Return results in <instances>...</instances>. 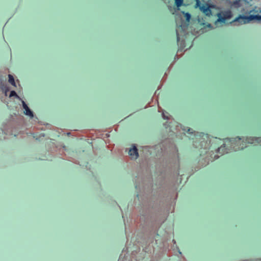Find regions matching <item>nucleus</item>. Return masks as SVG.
Wrapping results in <instances>:
<instances>
[{
    "label": "nucleus",
    "instance_id": "obj_1",
    "mask_svg": "<svg viewBox=\"0 0 261 261\" xmlns=\"http://www.w3.org/2000/svg\"><path fill=\"white\" fill-rule=\"evenodd\" d=\"M253 20H261V15H250L245 16L239 15L236 17L233 21L239 22L240 24H246L250 22Z\"/></svg>",
    "mask_w": 261,
    "mask_h": 261
},
{
    "label": "nucleus",
    "instance_id": "obj_2",
    "mask_svg": "<svg viewBox=\"0 0 261 261\" xmlns=\"http://www.w3.org/2000/svg\"><path fill=\"white\" fill-rule=\"evenodd\" d=\"M128 153L133 159H136L139 156L137 148L135 146H133V148L129 149Z\"/></svg>",
    "mask_w": 261,
    "mask_h": 261
},
{
    "label": "nucleus",
    "instance_id": "obj_3",
    "mask_svg": "<svg viewBox=\"0 0 261 261\" xmlns=\"http://www.w3.org/2000/svg\"><path fill=\"white\" fill-rule=\"evenodd\" d=\"M22 106H23V108L24 110V114L26 115H28V116L32 117L33 116V112L31 111V110L28 107L27 105L23 101H22Z\"/></svg>",
    "mask_w": 261,
    "mask_h": 261
},
{
    "label": "nucleus",
    "instance_id": "obj_4",
    "mask_svg": "<svg viewBox=\"0 0 261 261\" xmlns=\"http://www.w3.org/2000/svg\"><path fill=\"white\" fill-rule=\"evenodd\" d=\"M200 10L206 16H210L212 15V11L209 7L206 6H202L200 8Z\"/></svg>",
    "mask_w": 261,
    "mask_h": 261
},
{
    "label": "nucleus",
    "instance_id": "obj_5",
    "mask_svg": "<svg viewBox=\"0 0 261 261\" xmlns=\"http://www.w3.org/2000/svg\"><path fill=\"white\" fill-rule=\"evenodd\" d=\"M246 141H247L248 143L253 144L254 143H257L261 145V137L247 138Z\"/></svg>",
    "mask_w": 261,
    "mask_h": 261
},
{
    "label": "nucleus",
    "instance_id": "obj_6",
    "mask_svg": "<svg viewBox=\"0 0 261 261\" xmlns=\"http://www.w3.org/2000/svg\"><path fill=\"white\" fill-rule=\"evenodd\" d=\"M221 13L226 19L230 18L232 16L231 12L230 10L226 11Z\"/></svg>",
    "mask_w": 261,
    "mask_h": 261
},
{
    "label": "nucleus",
    "instance_id": "obj_7",
    "mask_svg": "<svg viewBox=\"0 0 261 261\" xmlns=\"http://www.w3.org/2000/svg\"><path fill=\"white\" fill-rule=\"evenodd\" d=\"M218 19L217 20V22L224 23L226 20V19L223 16L221 13H219L218 14Z\"/></svg>",
    "mask_w": 261,
    "mask_h": 261
},
{
    "label": "nucleus",
    "instance_id": "obj_8",
    "mask_svg": "<svg viewBox=\"0 0 261 261\" xmlns=\"http://www.w3.org/2000/svg\"><path fill=\"white\" fill-rule=\"evenodd\" d=\"M8 81L13 86H16V84H15V80H14V79L13 77V76L11 75V74H9L8 75Z\"/></svg>",
    "mask_w": 261,
    "mask_h": 261
},
{
    "label": "nucleus",
    "instance_id": "obj_9",
    "mask_svg": "<svg viewBox=\"0 0 261 261\" xmlns=\"http://www.w3.org/2000/svg\"><path fill=\"white\" fill-rule=\"evenodd\" d=\"M180 29L182 31H184V27L181 25H179V27H178V28L176 30V38H177V42H179V39H180V37H179L180 35H179V34L178 33V29Z\"/></svg>",
    "mask_w": 261,
    "mask_h": 261
},
{
    "label": "nucleus",
    "instance_id": "obj_10",
    "mask_svg": "<svg viewBox=\"0 0 261 261\" xmlns=\"http://www.w3.org/2000/svg\"><path fill=\"white\" fill-rule=\"evenodd\" d=\"M240 1L241 0H236L234 1H233L231 3V6L236 8L239 7Z\"/></svg>",
    "mask_w": 261,
    "mask_h": 261
},
{
    "label": "nucleus",
    "instance_id": "obj_11",
    "mask_svg": "<svg viewBox=\"0 0 261 261\" xmlns=\"http://www.w3.org/2000/svg\"><path fill=\"white\" fill-rule=\"evenodd\" d=\"M175 4L177 7L179 8L183 4V0H175Z\"/></svg>",
    "mask_w": 261,
    "mask_h": 261
},
{
    "label": "nucleus",
    "instance_id": "obj_12",
    "mask_svg": "<svg viewBox=\"0 0 261 261\" xmlns=\"http://www.w3.org/2000/svg\"><path fill=\"white\" fill-rule=\"evenodd\" d=\"M241 140V138L238 137H236V138L230 139L229 142H231V144H233L234 142H237L238 141L240 142Z\"/></svg>",
    "mask_w": 261,
    "mask_h": 261
},
{
    "label": "nucleus",
    "instance_id": "obj_13",
    "mask_svg": "<svg viewBox=\"0 0 261 261\" xmlns=\"http://www.w3.org/2000/svg\"><path fill=\"white\" fill-rule=\"evenodd\" d=\"M185 16L186 17V19L188 21H189L190 18H191V15L189 13H186L185 14Z\"/></svg>",
    "mask_w": 261,
    "mask_h": 261
},
{
    "label": "nucleus",
    "instance_id": "obj_14",
    "mask_svg": "<svg viewBox=\"0 0 261 261\" xmlns=\"http://www.w3.org/2000/svg\"><path fill=\"white\" fill-rule=\"evenodd\" d=\"M14 96H17L16 93L14 91H12L10 92V97H12Z\"/></svg>",
    "mask_w": 261,
    "mask_h": 261
},
{
    "label": "nucleus",
    "instance_id": "obj_15",
    "mask_svg": "<svg viewBox=\"0 0 261 261\" xmlns=\"http://www.w3.org/2000/svg\"><path fill=\"white\" fill-rule=\"evenodd\" d=\"M246 146H244V144H243L241 146V145H240V146L238 147L237 148H235L234 150H237V149H244V148L246 147Z\"/></svg>",
    "mask_w": 261,
    "mask_h": 261
},
{
    "label": "nucleus",
    "instance_id": "obj_16",
    "mask_svg": "<svg viewBox=\"0 0 261 261\" xmlns=\"http://www.w3.org/2000/svg\"><path fill=\"white\" fill-rule=\"evenodd\" d=\"M162 114H163V117L164 119H169L168 117L166 116L164 112Z\"/></svg>",
    "mask_w": 261,
    "mask_h": 261
},
{
    "label": "nucleus",
    "instance_id": "obj_17",
    "mask_svg": "<svg viewBox=\"0 0 261 261\" xmlns=\"http://www.w3.org/2000/svg\"><path fill=\"white\" fill-rule=\"evenodd\" d=\"M254 11V10L252 9L249 11H248L246 13V14H251V13L253 12Z\"/></svg>",
    "mask_w": 261,
    "mask_h": 261
},
{
    "label": "nucleus",
    "instance_id": "obj_18",
    "mask_svg": "<svg viewBox=\"0 0 261 261\" xmlns=\"http://www.w3.org/2000/svg\"><path fill=\"white\" fill-rule=\"evenodd\" d=\"M225 146V144H224V146H221L220 147H219L218 148V151L219 152L221 150H222L223 148H224Z\"/></svg>",
    "mask_w": 261,
    "mask_h": 261
},
{
    "label": "nucleus",
    "instance_id": "obj_19",
    "mask_svg": "<svg viewBox=\"0 0 261 261\" xmlns=\"http://www.w3.org/2000/svg\"><path fill=\"white\" fill-rule=\"evenodd\" d=\"M192 129H191V128H188V133L189 134H192L193 133V132H192Z\"/></svg>",
    "mask_w": 261,
    "mask_h": 261
},
{
    "label": "nucleus",
    "instance_id": "obj_20",
    "mask_svg": "<svg viewBox=\"0 0 261 261\" xmlns=\"http://www.w3.org/2000/svg\"><path fill=\"white\" fill-rule=\"evenodd\" d=\"M207 26H208V27H210V28L212 27H211V24H208Z\"/></svg>",
    "mask_w": 261,
    "mask_h": 261
},
{
    "label": "nucleus",
    "instance_id": "obj_21",
    "mask_svg": "<svg viewBox=\"0 0 261 261\" xmlns=\"http://www.w3.org/2000/svg\"><path fill=\"white\" fill-rule=\"evenodd\" d=\"M172 242L174 243V244H175V243H176V242H175V240H173Z\"/></svg>",
    "mask_w": 261,
    "mask_h": 261
},
{
    "label": "nucleus",
    "instance_id": "obj_22",
    "mask_svg": "<svg viewBox=\"0 0 261 261\" xmlns=\"http://www.w3.org/2000/svg\"><path fill=\"white\" fill-rule=\"evenodd\" d=\"M178 252H179V254H181V252L179 250L178 251Z\"/></svg>",
    "mask_w": 261,
    "mask_h": 261
}]
</instances>
